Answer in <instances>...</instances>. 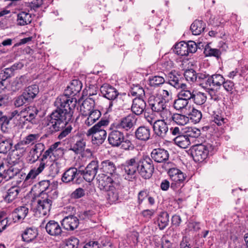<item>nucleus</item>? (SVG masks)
<instances>
[{"label":"nucleus","instance_id":"obj_1","mask_svg":"<svg viewBox=\"0 0 248 248\" xmlns=\"http://www.w3.org/2000/svg\"><path fill=\"white\" fill-rule=\"evenodd\" d=\"M76 102V99L65 93L57 97L55 102L57 109L51 113L47 124L49 133L58 131L71 121Z\"/></svg>","mask_w":248,"mask_h":248},{"label":"nucleus","instance_id":"obj_2","mask_svg":"<svg viewBox=\"0 0 248 248\" xmlns=\"http://www.w3.org/2000/svg\"><path fill=\"white\" fill-rule=\"evenodd\" d=\"M39 185L41 192L37 200L35 210L36 214L38 213L39 217H41L48 214L53 200L58 197V192L56 185L49 180L42 181Z\"/></svg>","mask_w":248,"mask_h":248},{"label":"nucleus","instance_id":"obj_3","mask_svg":"<svg viewBox=\"0 0 248 248\" xmlns=\"http://www.w3.org/2000/svg\"><path fill=\"white\" fill-rule=\"evenodd\" d=\"M60 144V142H57L51 145L50 147L44 152L41 158L39 160L40 164L38 167H34L31 169L27 175L25 181L35 179L37 176L42 173L45 168L48 165V160H57L62 156L64 152L62 148L58 147Z\"/></svg>","mask_w":248,"mask_h":248},{"label":"nucleus","instance_id":"obj_4","mask_svg":"<svg viewBox=\"0 0 248 248\" xmlns=\"http://www.w3.org/2000/svg\"><path fill=\"white\" fill-rule=\"evenodd\" d=\"M98 188L107 192L106 199L110 204L116 203L119 200L120 185L112 178L107 174H99L97 177Z\"/></svg>","mask_w":248,"mask_h":248},{"label":"nucleus","instance_id":"obj_5","mask_svg":"<svg viewBox=\"0 0 248 248\" xmlns=\"http://www.w3.org/2000/svg\"><path fill=\"white\" fill-rule=\"evenodd\" d=\"M108 124V120L102 119L88 129L86 135L88 137L92 136V141L93 144L99 145L104 141L107 134L105 129Z\"/></svg>","mask_w":248,"mask_h":248},{"label":"nucleus","instance_id":"obj_6","mask_svg":"<svg viewBox=\"0 0 248 248\" xmlns=\"http://www.w3.org/2000/svg\"><path fill=\"white\" fill-rule=\"evenodd\" d=\"M138 156L127 159L121 165L122 175L125 180L133 181L138 174Z\"/></svg>","mask_w":248,"mask_h":248},{"label":"nucleus","instance_id":"obj_7","mask_svg":"<svg viewBox=\"0 0 248 248\" xmlns=\"http://www.w3.org/2000/svg\"><path fill=\"white\" fill-rule=\"evenodd\" d=\"M138 173L144 179L150 178L154 172V166L152 160L147 156H138Z\"/></svg>","mask_w":248,"mask_h":248},{"label":"nucleus","instance_id":"obj_8","mask_svg":"<svg viewBox=\"0 0 248 248\" xmlns=\"http://www.w3.org/2000/svg\"><path fill=\"white\" fill-rule=\"evenodd\" d=\"M168 173L172 181L170 188L174 190L183 187L186 179V175L177 168L169 169Z\"/></svg>","mask_w":248,"mask_h":248},{"label":"nucleus","instance_id":"obj_9","mask_svg":"<svg viewBox=\"0 0 248 248\" xmlns=\"http://www.w3.org/2000/svg\"><path fill=\"white\" fill-rule=\"evenodd\" d=\"M209 148H211L210 145L204 144L193 146L191 149V155L194 160L197 162H202L204 161L208 155Z\"/></svg>","mask_w":248,"mask_h":248},{"label":"nucleus","instance_id":"obj_10","mask_svg":"<svg viewBox=\"0 0 248 248\" xmlns=\"http://www.w3.org/2000/svg\"><path fill=\"white\" fill-rule=\"evenodd\" d=\"M155 134L162 139L165 138L169 131V127L166 122L163 120H155L153 126Z\"/></svg>","mask_w":248,"mask_h":248},{"label":"nucleus","instance_id":"obj_11","mask_svg":"<svg viewBox=\"0 0 248 248\" xmlns=\"http://www.w3.org/2000/svg\"><path fill=\"white\" fill-rule=\"evenodd\" d=\"M148 102L151 109L154 112H159L166 108V103L157 96H151Z\"/></svg>","mask_w":248,"mask_h":248},{"label":"nucleus","instance_id":"obj_12","mask_svg":"<svg viewBox=\"0 0 248 248\" xmlns=\"http://www.w3.org/2000/svg\"><path fill=\"white\" fill-rule=\"evenodd\" d=\"M124 135L122 131H111L108 136V143L112 147H120L124 140Z\"/></svg>","mask_w":248,"mask_h":248},{"label":"nucleus","instance_id":"obj_13","mask_svg":"<svg viewBox=\"0 0 248 248\" xmlns=\"http://www.w3.org/2000/svg\"><path fill=\"white\" fill-rule=\"evenodd\" d=\"M100 92L102 95L109 100H115L119 95L118 91L113 86L104 84L100 87Z\"/></svg>","mask_w":248,"mask_h":248},{"label":"nucleus","instance_id":"obj_14","mask_svg":"<svg viewBox=\"0 0 248 248\" xmlns=\"http://www.w3.org/2000/svg\"><path fill=\"white\" fill-rule=\"evenodd\" d=\"M152 159L157 163H163L167 161L169 154L167 150L162 148L154 149L151 152Z\"/></svg>","mask_w":248,"mask_h":248},{"label":"nucleus","instance_id":"obj_15","mask_svg":"<svg viewBox=\"0 0 248 248\" xmlns=\"http://www.w3.org/2000/svg\"><path fill=\"white\" fill-rule=\"evenodd\" d=\"M80 171H78L76 168H70L63 174L62 180V182L68 183L69 182L77 183Z\"/></svg>","mask_w":248,"mask_h":248},{"label":"nucleus","instance_id":"obj_16","mask_svg":"<svg viewBox=\"0 0 248 248\" xmlns=\"http://www.w3.org/2000/svg\"><path fill=\"white\" fill-rule=\"evenodd\" d=\"M46 232L51 236L59 237L62 235V231L59 223L54 220L48 221L45 227Z\"/></svg>","mask_w":248,"mask_h":248},{"label":"nucleus","instance_id":"obj_17","mask_svg":"<svg viewBox=\"0 0 248 248\" xmlns=\"http://www.w3.org/2000/svg\"><path fill=\"white\" fill-rule=\"evenodd\" d=\"M78 219L74 216L65 217L62 221V225L67 230H74L78 227Z\"/></svg>","mask_w":248,"mask_h":248},{"label":"nucleus","instance_id":"obj_18","mask_svg":"<svg viewBox=\"0 0 248 248\" xmlns=\"http://www.w3.org/2000/svg\"><path fill=\"white\" fill-rule=\"evenodd\" d=\"M82 83L77 79L73 80L65 90L64 93L69 96L77 94L81 90Z\"/></svg>","mask_w":248,"mask_h":248},{"label":"nucleus","instance_id":"obj_19","mask_svg":"<svg viewBox=\"0 0 248 248\" xmlns=\"http://www.w3.org/2000/svg\"><path fill=\"white\" fill-rule=\"evenodd\" d=\"M45 145L42 143L39 142L36 144L30 151V161L32 162L37 161L45 150Z\"/></svg>","mask_w":248,"mask_h":248},{"label":"nucleus","instance_id":"obj_20","mask_svg":"<svg viewBox=\"0 0 248 248\" xmlns=\"http://www.w3.org/2000/svg\"><path fill=\"white\" fill-rule=\"evenodd\" d=\"M146 106L144 98H134L133 100L131 110L136 115H139L144 111Z\"/></svg>","mask_w":248,"mask_h":248},{"label":"nucleus","instance_id":"obj_21","mask_svg":"<svg viewBox=\"0 0 248 248\" xmlns=\"http://www.w3.org/2000/svg\"><path fill=\"white\" fill-rule=\"evenodd\" d=\"M100 169L102 172L109 174L111 175L109 177L114 179L113 174L116 172V168L113 162L109 160L102 161L100 166Z\"/></svg>","mask_w":248,"mask_h":248},{"label":"nucleus","instance_id":"obj_22","mask_svg":"<svg viewBox=\"0 0 248 248\" xmlns=\"http://www.w3.org/2000/svg\"><path fill=\"white\" fill-rule=\"evenodd\" d=\"M25 114L22 110L19 112L17 110H15L10 113V119H12L16 125H22L27 121Z\"/></svg>","mask_w":248,"mask_h":248},{"label":"nucleus","instance_id":"obj_23","mask_svg":"<svg viewBox=\"0 0 248 248\" xmlns=\"http://www.w3.org/2000/svg\"><path fill=\"white\" fill-rule=\"evenodd\" d=\"M29 213V209L26 206H21L16 208L12 213L14 222L23 220Z\"/></svg>","mask_w":248,"mask_h":248},{"label":"nucleus","instance_id":"obj_24","mask_svg":"<svg viewBox=\"0 0 248 248\" xmlns=\"http://www.w3.org/2000/svg\"><path fill=\"white\" fill-rule=\"evenodd\" d=\"M151 130L149 127L141 126L138 127L135 131L136 138L142 141H147L150 139Z\"/></svg>","mask_w":248,"mask_h":248},{"label":"nucleus","instance_id":"obj_25","mask_svg":"<svg viewBox=\"0 0 248 248\" xmlns=\"http://www.w3.org/2000/svg\"><path fill=\"white\" fill-rule=\"evenodd\" d=\"M167 78L168 83L177 89H180L181 85L184 84L182 82V78L180 75L175 71L170 72Z\"/></svg>","mask_w":248,"mask_h":248},{"label":"nucleus","instance_id":"obj_26","mask_svg":"<svg viewBox=\"0 0 248 248\" xmlns=\"http://www.w3.org/2000/svg\"><path fill=\"white\" fill-rule=\"evenodd\" d=\"M101 116V112L98 109H94L91 113L83 116L85 118L84 124L88 126H91L98 120Z\"/></svg>","mask_w":248,"mask_h":248},{"label":"nucleus","instance_id":"obj_27","mask_svg":"<svg viewBox=\"0 0 248 248\" xmlns=\"http://www.w3.org/2000/svg\"><path fill=\"white\" fill-rule=\"evenodd\" d=\"M179 89H181V91L178 93L177 96L188 101L192 99L194 93V90L188 87L185 83L181 85Z\"/></svg>","mask_w":248,"mask_h":248},{"label":"nucleus","instance_id":"obj_28","mask_svg":"<svg viewBox=\"0 0 248 248\" xmlns=\"http://www.w3.org/2000/svg\"><path fill=\"white\" fill-rule=\"evenodd\" d=\"M37 235V230L35 228L30 227L24 231L22 238L24 241L29 243L34 240Z\"/></svg>","mask_w":248,"mask_h":248},{"label":"nucleus","instance_id":"obj_29","mask_svg":"<svg viewBox=\"0 0 248 248\" xmlns=\"http://www.w3.org/2000/svg\"><path fill=\"white\" fill-rule=\"evenodd\" d=\"M205 27V23L202 20H195L191 25L190 30L192 34L198 35L204 31Z\"/></svg>","mask_w":248,"mask_h":248},{"label":"nucleus","instance_id":"obj_30","mask_svg":"<svg viewBox=\"0 0 248 248\" xmlns=\"http://www.w3.org/2000/svg\"><path fill=\"white\" fill-rule=\"evenodd\" d=\"M94 101L91 98H89L83 101L81 106L80 107V110L82 116L87 115L89 113H91V111L94 109Z\"/></svg>","mask_w":248,"mask_h":248},{"label":"nucleus","instance_id":"obj_31","mask_svg":"<svg viewBox=\"0 0 248 248\" xmlns=\"http://www.w3.org/2000/svg\"><path fill=\"white\" fill-rule=\"evenodd\" d=\"M123 130L128 131L135 124L136 118L133 114H130L120 120Z\"/></svg>","mask_w":248,"mask_h":248},{"label":"nucleus","instance_id":"obj_32","mask_svg":"<svg viewBox=\"0 0 248 248\" xmlns=\"http://www.w3.org/2000/svg\"><path fill=\"white\" fill-rule=\"evenodd\" d=\"M39 87L37 85H32L26 88L23 93L29 101L32 100L39 93Z\"/></svg>","mask_w":248,"mask_h":248},{"label":"nucleus","instance_id":"obj_33","mask_svg":"<svg viewBox=\"0 0 248 248\" xmlns=\"http://www.w3.org/2000/svg\"><path fill=\"white\" fill-rule=\"evenodd\" d=\"M25 113L26 116V120L28 122L33 123L32 121L35 119L37 114L38 113V110L37 108L35 106H29L28 108L22 110Z\"/></svg>","mask_w":248,"mask_h":248},{"label":"nucleus","instance_id":"obj_34","mask_svg":"<svg viewBox=\"0 0 248 248\" xmlns=\"http://www.w3.org/2000/svg\"><path fill=\"white\" fill-rule=\"evenodd\" d=\"M13 145V140L10 139H0V153L6 154Z\"/></svg>","mask_w":248,"mask_h":248},{"label":"nucleus","instance_id":"obj_35","mask_svg":"<svg viewBox=\"0 0 248 248\" xmlns=\"http://www.w3.org/2000/svg\"><path fill=\"white\" fill-rule=\"evenodd\" d=\"M28 79L25 76L16 77L11 83V89L16 92L20 89L25 84Z\"/></svg>","mask_w":248,"mask_h":248},{"label":"nucleus","instance_id":"obj_36","mask_svg":"<svg viewBox=\"0 0 248 248\" xmlns=\"http://www.w3.org/2000/svg\"><path fill=\"white\" fill-rule=\"evenodd\" d=\"M20 191V188L19 186H14L11 187L8 189L7 194L5 197L4 200L5 202L10 203L12 202L15 200Z\"/></svg>","mask_w":248,"mask_h":248},{"label":"nucleus","instance_id":"obj_37","mask_svg":"<svg viewBox=\"0 0 248 248\" xmlns=\"http://www.w3.org/2000/svg\"><path fill=\"white\" fill-rule=\"evenodd\" d=\"M32 21L31 15L25 12H22L17 15V24L25 26L29 24Z\"/></svg>","mask_w":248,"mask_h":248},{"label":"nucleus","instance_id":"obj_38","mask_svg":"<svg viewBox=\"0 0 248 248\" xmlns=\"http://www.w3.org/2000/svg\"><path fill=\"white\" fill-rule=\"evenodd\" d=\"M175 143L182 148H186L190 144V139L188 138L186 135L178 136L174 138Z\"/></svg>","mask_w":248,"mask_h":248},{"label":"nucleus","instance_id":"obj_39","mask_svg":"<svg viewBox=\"0 0 248 248\" xmlns=\"http://www.w3.org/2000/svg\"><path fill=\"white\" fill-rule=\"evenodd\" d=\"M209 87H220L224 82L225 78L220 74H214L210 76Z\"/></svg>","mask_w":248,"mask_h":248},{"label":"nucleus","instance_id":"obj_40","mask_svg":"<svg viewBox=\"0 0 248 248\" xmlns=\"http://www.w3.org/2000/svg\"><path fill=\"white\" fill-rule=\"evenodd\" d=\"M178 98L174 100L173 103V107L176 110L183 111L185 109H186L188 105V101H186L183 98L177 96Z\"/></svg>","mask_w":248,"mask_h":248},{"label":"nucleus","instance_id":"obj_41","mask_svg":"<svg viewBox=\"0 0 248 248\" xmlns=\"http://www.w3.org/2000/svg\"><path fill=\"white\" fill-rule=\"evenodd\" d=\"M130 93L131 95L136 96L135 98H142L145 96V92L142 87L140 85H133L131 87Z\"/></svg>","mask_w":248,"mask_h":248},{"label":"nucleus","instance_id":"obj_42","mask_svg":"<svg viewBox=\"0 0 248 248\" xmlns=\"http://www.w3.org/2000/svg\"><path fill=\"white\" fill-rule=\"evenodd\" d=\"M175 51L178 55L182 56L188 55L186 43L182 41L176 44L175 46Z\"/></svg>","mask_w":248,"mask_h":248},{"label":"nucleus","instance_id":"obj_43","mask_svg":"<svg viewBox=\"0 0 248 248\" xmlns=\"http://www.w3.org/2000/svg\"><path fill=\"white\" fill-rule=\"evenodd\" d=\"M192 99L195 104L198 105H202L206 102L207 96L205 93H203L194 91Z\"/></svg>","mask_w":248,"mask_h":248},{"label":"nucleus","instance_id":"obj_44","mask_svg":"<svg viewBox=\"0 0 248 248\" xmlns=\"http://www.w3.org/2000/svg\"><path fill=\"white\" fill-rule=\"evenodd\" d=\"M172 121L178 125H184L188 123L189 117L183 114L174 113L173 114Z\"/></svg>","mask_w":248,"mask_h":248},{"label":"nucleus","instance_id":"obj_45","mask_svg":"<svg viewBox=\"0 0 248 248\" xmlns=\"http://www.w3.org/2000/svg\"><path fill=\"white\" fill-rule=\"evenodd\" d=\"M13 152H16L19 156H23L27 152V146L24 142L21 140L14 146Z\"/></svg>","mask_w":248,"mask_h":248},{"label":"nucleus","instance_id":"obj_46","mask_svg":"<svg viewBox=\"0 0 248 248\" xmlns=\"http://www.w3.org/2000/svg\"><path fill=\"white\" fill-rule=\"evenodd\" d=\"M169 215L167 212H162L160 214L157 220L160 229H164L168 225L169 221Z\"/></svg>","mask_w":248,"mask_h":248},{"label":"nucleus","instance_id":"obj_47","mask_svg":"<svg viewBox=\"0 0 248 248\" xmlns=\"http://www.w3.org/2000/svg\"><path fill=\"white\" fill-rule=\"evenodd\" d=\"M6 168L4 174H3V179L5 181L12 179L18 173V170L15 169L13 166L9 167L8 165L6 164Z\"/></svg>","mask_w":248,"mask_h":248},{"label":"nucleus","instance_id":"obj_48","mask_svg":"<svg viewBox=\"0 0 248 248\" xmlns=\"http://www.w3.org/2000/svg\"><path fill=\"white\" fill-rule=\"evenodd\" d=\"M210 75L204 73H198L197 76V81L200 85H204L203 87H207L209 85Z\"/></svg>","mask_w":248,"mask_h":248},{"label":"nucleus","instance_id":"obj_49","mask_svg":"<svg viewBox=\"0 0 248 248\" xmlns=\"http://www.w3.org/2000/svg\"><path fill=\"white\" fill-rule=\"evenodd\" d=\"M185 133L189 139L197 138L201 135V130L195 127H188L186 128Z\"/></svg>","mask_w":248,"mask_h":248},{"label":"nucleus","instance_id":"obj_50","mask_svg":"<svg viewBox=\"0 0 248 248\" xmlns=\"http://www.w3.org/2000/svg\"><path fill=\"white\" fill-rule=\"evenodd\" d=\"M149 81L151 86L157 87L164 83L165 79L162 76H155L150 78Z\"/></svg>","mask_w":248,"mask_h":248},{"label":"nucleus","instance_id":"obj_51","mask_svg":"<svg viewBox=\"0 0 248 248\" xmlns=\"http://www.w3.org/2000/svg\"><path fill=\"white\" fill-rule=\"evenodd\" d=\"M190 119L195 124L199 123L202 119V114L200 110L192 108L188 113Z\"/></svg>","mask_w":248,"mask_h":248},{"label":"nucleus","instance_id":"obj_52","mask_svg":"<svg viewBox=\"0 0 248 248\" xmlns=\"http://www.w3.org/2000/svg\"><path fill=\"white\" fill-rule=\"evenodd\" d=\"M86 146V141L85 140L82 138L78 140L75 144L73 145V147L71 148V150L73 151L76 153H78L79 152H81L84 150Z\"/></svg>","mask_w":248,"mask_h":248},{"label":"nucleus","instance_id":"obj_53","mask_svg":"<svg viewBox=\"0 0 248 248\" xmlns=\"http://www.w3.org/2000/svg\"><path fill=\"white\" fill-rule=\"evenodd\" d=\"M204 53L206 56H214L217 58L221 55V52L218 49L211 48L208 45L206 46Z\"/></svg>","mask_w":248,"mask_h":248},{"label":"nucleus","instance_id":"obj_54","mask_svg":"<svg viewBox=\"0 0 248 248\" xmlns=\"http://www.w3.org/2000/svg\"><path fill=\"white\" fill-rule=\"evenodd\" d=\"M40 137L39 134H30L26 136L22 140L27 145H33L37 142Z\"/></svg>","mask_w":248,"mask_h":248},{"label":"nucleus","instance_id":"obj_55","mask_svg":"<svg viewBox=\"0 0 248 248\" xmlns=\"http://www.w3.org/2000/svg\"><path fill=\"white\" fill-rule=\"evenodd\" d=\"M197 74L192 69L186 70L184 73V76L186 80L189 82H194L197 81Z\"/></svg>","mask_w":248,"mask_h":248},{"label":"nucleus","instance_id":"obj_56","mask_svg":"<svg viewBox=\"0 0 248 248\" xmlns=\"http://www.w3.org/2000/svg\"><path fill=\"white\" fill-rule=\"evenodd\" d=\"M212 121L216 124L218 126H221L224 124L226 120L219 112L214 113V114L212 116Z\"/></svg>","mask_w":248,"mask_h":248},{"label":"nucleus","instance_id":"obj_57","mask_svg":"<svg viewBox=\"0 0 248 248\" xmlns=\"http://www.w3.org/2000/svg\"><path fill=\"white\" fill-rule=\"evenodd\" d=\"M79 240L74 237H71L66 240L64 248H78Z\"/></svg>","mask_w":248,"mask_h":248},{"label":"nucleus","instance_id":"obj_58","mask_svg":"<svg viewBox=\"0 0 248 248\" xmlns=\"http://www.w3.org/2000/svg\"><path fill=\"white\" fill-rule=\"evenodd\" d=\"M158 113H160V115L162 118L161 120H163L165 122V121L172 120L173 114L171 113V111L166 108Z\"/></svg>","mask_w":248,"mask_h":248},{"label":"nucleus","instance_id":"obj_59","mask_svg":"<svg viewBox=\"0 0 248 248\" xmlns=\"http://www.w3.org/2000/svg\"><path fill=\"white\" fill-rule=\"evenodd\" d=\"M224 90L230 93H232L234 89V83L233 81L230 80H224V82L222 85Z\"/></svg>","mask_w":248,"mask_h":248},{"label":"nucleus","instance_id":"obj_60","mask_svg":"<svg viewBox=\"0 0 248 248\" xmlns=\"http://www.w3.org/2000/svg\"><path fill=\"white\" fill-rule=\"evenodd\" d=\"M172 93L170 90H162L160 92V95L161 97H160L167 103L172 99Z\"/></svg>","mask_w":248,"mask_h":248},{"label":"nucleus","instance_id":"obj_61","mask_svg":"<svg viewBox=\"0 0 248 248\" xmlns=\"http://www.w3.org/2000/svg\"><path fill=\"white\" fill-rule=\"evenodd\" d=\"M27 102L29 101L26 99L25 96L24 95L23 93H22L21 95L15 98L14 105L16 107L18 108L23 106Z\"/></svg>","mask_w":248,"mask_h":248},{"label":"nucleus","instance_id":"obj_62","mask_svg":"<svg viewBox=\"0 0 248 248\" xmlns=\"http://www.w3.org/2000/svg\"><path fill=\"white\" fill-rule=\"evenodd\" d=\"M10 120H12V119H10V116L8 118L6 116H4L1 119L0 123L1 124V129L3 132H8L9 128V123Z\"/></svg>","mask_w":248,"mask_h":248},{"label":"nucleus","instance_id":"obj_63","mask_svg":"<svg viewBox=\"0 0 248 248\" xmlns=\"http://www.w3.org/2000/svg\"><path fill=\"white\" fill-rule=\"evenodd\" d=\"M99 168V166L98 164V161L96 160L92 161L90 162L87 166L86 167L85 170H88L89 171L97 173V170Z\"/></svg>","mask_w":248,"mask_h":248},{"label":"nucleus","instance_id":"obj_64","mask_svg":"<svg viewBox=\"0 0 248 248\" xmlns=\"http://www.w3.org/2000/svg\"><path fill=\"white\" fill-rule=\"evenodd\" d=\"M83 177L86 181L88 182H92L96 174L88 170H85L84 171H81Z\"/></svg>","mask_w":248,"mask_h":248}]
</instances>
